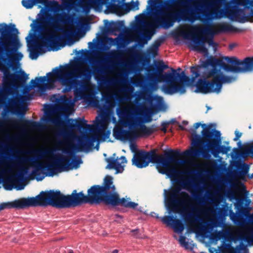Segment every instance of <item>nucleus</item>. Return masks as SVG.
I'll use <instances>...</instances> for the list:
<instances>
[{"label": "nucleus", "instance_id": "nucleus-1", "mask_svg": "<svg viewBox=\"0 0 253 253\" xmlns=\"http://www.w3.org/2000/svg\"><path fill=\"white\" fill-rule=\"evenodd\" d=\"M224 59L234 66L228 65L220 59L212 58L206 61V66L191 67L192 81H195L199 77L201 78L196 83V92L204 94L218 93L223 84H230L236 80V77L224 75L221 69L235 73L253 70V56L247 57L243 61L235 57L225 56Z\"/></svg>", "mask_w": 253, "mask_h": 253}, {"label": "nucleus", "instance_id": "nucleus-2", "mask_svg": "<svg viewBox=\"0 0 253 253\" xmlns=\"http://www.w3.org/2000/svg\"><path fill=\"white\" fill-rule=\"evenodd\" d=\"M175 0H165V3L161 1L159 4L160 9L151 14L152 20L147 24V27L152 30L157 28L168 29L173 26L175 22H179L181 20L194 23L200 20L208 23L219 17L216 10L210 12V10L213 7L212 3H218L220 0H211L210 2L205 0H188L183 2V5L186 8L177 12H169L163 9L167 8V4H171Z\"/></svg>", "mask_w": 253, "mask_h": 253}, {"label": "nucleus", "instance_id": "nucleus-3", "mask_svg": "<svg viewBox=\"0 0 253 253\" xmlns=\"http://www.w3.org/2000/svg\"><path fill=\"white\" fill-rule=\"evenodd\" d=\"M69 127L71 129L77 128L79 131L82 130L84 131L93 132L94 129V126L87 124V121L84 118H79L78 120H72V122H68ZM107 125L105 121L99 119L98 117L96 118L95 123V129L97 133L83 134L81 136H77V145L73 144L70 141L71 136H74L71 130L64 129L61 131V135L64 137V142L66 147L62 150L64 154H67L70 157H74L71 161V164L73 168L77 169L82 163V160L78 156H75V152L84 151L88 152L91 150L94 147L95 142L98 140L100 136H102L103 140L109 137V131H106Z\"/></svg>", "mask_w": 253, "mask_h": 253}, {"label": "nucleus", "instance_id": "nucleus-4", "mask_svg": "<svg viewBox=\"0 0 253 253\" xmlns=\"http://www.w3.org/2000/svg\"><path fill=\"white\" fill-rule=\"evenodd\" d=\"M0 68L3 73L5 84L15 87L18 81L22 84L28 79V75L20 70L19 74H11L6 65L13 68V62H18L23 57L22 54L18 50L21 43L18 37L19 32L14 24H0Z\"/></svg>", "mask_w": 253, "mask_h": 253}, {"label": "nucleus", "instance_id": "nucleus-5", "mask_svg": "<svg viewBox=\"0 0 253 253\" xmlns=\"http://www.w3.org/2000/svg\"><path fill=\"white\" fill-rule=\"evenodd\" d=\"M57 81L64 87L63 93L69 92L73 89L75 98L76 100L84 99L92 106L100 107V103L91 94H86L84 92L87 89L86 84L91 79L92 72L88 66L77 67L76 65L62 67L55 70Z\"/></svg>", "mask_w": 253, "mask_h": 253}, {"label": "nucleus", "instance_id": "nucleus-6", "mask_svg": "<svg viewBox=\"0 0 253 253\" xmlns=\"http://www.w3.org/2000/svg\"><path fill=\"white\" fill-rule=\"evenodd\" d=\"M69 19V16L64 12L60 14L45 15L42 19V24H45L48 27L41 30L39 34L42 45L53 48L73 38L76 31L70 27L66 30L63 25L67 23Z\"/></svg>", "mask_w": 253, "mask_h": 253}, {"label": "nucleus", "instance_id": "nucleus-7", "mask_svg": "<svg viewBox=\"0 0 253 253\" xmlns=\"http://www.w3.org/2000/svg\"><path fill=\"white\" fill-rule=\"evenodd\" d=\"M116 114L119 121L123 126H128L129 130L124 129L120 126H116L113 129V135L121 141H132L135 139L138 134L135 128L141 123L151 121L146 113H141L138 108L130 105H121L116 109Z\"/></svg>", "mask_w": 253, "mask_h": 253}, {"label": "nucleus", "instance_id": "nucleus-8", "mask_svg": "<svg viewBox=\"0 0 253 253\" xmlns=\"http://www.w3.org/2000/svg\"><path fill=\"white\" fill-rule=\"evenodd\" d=\"M203 140L206 142L205 149H197L191 148L186 150L183 154L187 156H202L209 160L212 155L214 158L219 157V155L226 154L231 150L230 146L221 145V133L219 131L211 127L204 128L202 131Z\"/></svg>", "mask_w": 253, "mask_h": 253}, {"label": "nucleus", "instance_id": "nucleus-9", "mask_svg": "<svg viewBox=\"0 0 253 253\" xmlns=\"http://www.w3.org/2000/svg\"><path fill=\"white\" fill-rule=\"evenodd\" d=\"M180 190L178 187L169 191L164 190L165 202L169 213L179 212L183 219L190 223L201 221L199 215L205 211L195 205H191L190 209L186 208L188 200L178 198Z\"/></svg>", "mask_w": 253, "mask_h": 253}, {"label": "nucleus", "instance_id": "nucleus-10", "mask_svg": "<svg viewBox=\"0 0 253 253\" xmlns=\"http://www.w3.org/2000/svg\"><path fill=\"white\" fill-rule=\"evenodd\" d=\"M235 31L233 26L228 24L223 23L219 24L215 30L212 29L210 26L205 28L200 27L192 26L190 27L189 32L182 30L180 32V35L184 39L191 40L194 43L193 49L200 52L207 54L208 49L204 43V39L196 37L194 36L199 34H207L213 36L215 34L232 32Z\"/></svg>", "mask_w": 253, "mask_h": 253}, {"label": "nucleus", "instance_id": "nucleus-11", "mask_svg": "<svg viewBox=\"0 0 253 253\" xmlns=\"http://www.w3.org/2000/svg\"><path fill=\"white\" fill-rule=\"evenodd\" d=\"M109 57L110 59L108 61L101 60L96 62L98 67L96 69L97 74L95 75L97 80L106 85H113L117 83L115 78L106 77L105 75L111 72L115 65L122 62L123 53L120 50H113L109 52Z\"/></svg>", "mask_w": 253, "mask_h": 253}, {"label": "nucleus", "instance_id": "nucleus-12", "mask_svg": "<svg viewBox=\"0 0 253 253\" xmlns=\"http://www.w3.org/2000/svg\"><path fill=\"white\" fill-rule=\"evenodd\" d=\"M22 5L26 9H31L33 6L38 3H42L44 4L45 7L42 8L38 14V20H35L33 23L31 24L32 30L35 33L40 34L41 30L46 27L45 24H42V19L45 15L50 14L55 15L57 14H60L62 12L57 13V11L59 9L60 5L57 1H48V0H22Z\"/></svg>", "mask_w": 253, "mask_h": 253}, {"label": "nucleus", "instance_id": "nucleus-13", "mask_svg": "<svg viewBox=\"0 0 253 253\" xmlns=\"http://www.w3.org/2000/svg\"><path fill=\"white\" fill-rule=\"evenodd\" d=\"M10 167H16L18 169V172L16 174L6 177L7 174L11 172V169L10 168L8 169L5 168L0 167V183L2 182L3 187L6 190H11L14 188L17 190L24 189V185L22 183L27 178V175L29 172L28 168L23 166L21 163L16 160L15 163Z\"/></svg>", "mask_w": 253, "mask_h": 253}, {"label": "nucleus", "instance_id": "nucleus-14", "mask_svg": "<svg viewBox=\"0 0 253 253\" xmlns=\"http://www.w3.org/2000/svg\"><path fill=\"white\" fill-rule=\"evenodd\" d=\"M171 72H166L163 76L165 84L162 86L163 91L168 94L172 95L176 93L183 94L186 92V84H189L190 79L185 72H177L176 70L171 69Z\"/></svg>", "mask_w": 253, "mask_h": 253}, {"label": "nucleus", "instance_id": "nucleus-15", "mask_svg": "<svg viewBox=\"0 0 253 253\" xmlns=\"http://www.w3.org/2000/svg\"><path fill=\"white\" fill-rule=\"evenodd\" d=\"M103 185H95L87 190V195L83 192L78 193L74 190L71 195L66 196V208L74 207L84 203L99 204L101 203Z\"/></svg>", "mask_w": 253, "mask_h": 253}, {"label": "nucleus", "instance_id": "nucleus-16", "mask_svg": "<svg viewBox=\"0 0 253 253\" xmlns=\"http://www.w3.org/2000/svg\"><path fill=\"white\" fill-rule=\"evenodd\" d=\"M103 192L101 203L107 205L113 206L121 205L126 207L135 209L138 206L137 203L130 202L123 198L120 199L119 195L116 191L115 185L113 184V178L111 176H106L103 184Z\"/></svg>", "mask_w": 253, "mask_h": 253}, {"label": "nucleus", "instance_id": "nucleus-17", "mask_svg": "<svg viewBox=\"0 0 253 253\" xmlns=\"http://www.w3.org/2000/svg\"><path fill=\"white\" fill-rule=\"evenodd\" d=\"M103 4L106 5V11L116 13L124 4L120 0H81L80 2L81 7L86 13L92 8L95 11L101 12Z\"/></svg>", "mask_w": 253, "mask_h": 253}, {"label": "nucleus", "instance_id": "nucleus-18", "mask_svg": "<svg viewBox=\"0 0 253 253\" xmlns=\"http://www.w3.org/2000/svg\"><path fill=\"white\" fill-rule=\"evenodd\" d=\"M33 198L36 199V203L30 207L50 205L58 208H66V196L62 194L60 191H42L36 198Z\"/></svg>", "mask_w": 253, "mask_h": 253}, {"label": "nucleus", "instance_id": "nucleus-19", "mask_svg": "<svg viewBox=\"0 0 253 253\" xmlns=\"http://www.w3.org/2000/svg\"><path fill=\"white\" fill-rule=\"evenodd\" d=\"M8 95H11L10 98L7 99L4 106V110L6 113L24 115L26 108L22 104L21 95L17 91L13 90L10 86L5 87Z\"/></svg>", "mask_w": 253, "mask_h": 253}, {"label": "nucleus", "instance_id": "nucleus-20", "mask_svg": "<svg viewBox=\"0 0 253 253\" xmlns=\"http://www.w3.org/2000/svg\"><path fill=\"white\" fill-rule=\"evenodd\" d=\"M148 154V164L150 162L157 163L158 166L162 167H168L170 162H177L181 164H185V160L177 159L181 154L179 150H170L165 153V157H162L156 154L155 151L147 152Z\"/></svg>", "mask_w": 253, "mask_h": 253}, {"label": "nucleus", "instance_id": "nucleus-21", "mask_svg": "<svg viewBox=\"0 0 253 253\" xmlns=\"http://www.w3.org/2000/svg\"><path fill=\"white\" fill-rule=\"evenodd\" d=\"M252 8H253V0H230V3L225 4L224 9L219 11L220 14H218L216 9H214L212 12L216 10V13L219 16L218 17L219 18L223 13L228 16L232 15V12H237L242 9H244L245 11L246 9H251ZM210 12H211L210 11Z\"/></svg>", "mask_w": 253, "mask_h": 253}, {"label": "nucleus", "instance_id": "nucleus-22", "mask_svg": "<svg viewBox=\"0 0 253 253\" xmlns=\"http://www.w3.org/2000/svg\"><path fill=\"white\" fill-rule=\"evenodd\" d=\"M58 69L57 67L53 69L52 72L47 73L46 76L37 77L35 80H32L30 84L26 86L24 89L26 92H28L30 90L34 89L36 86L41 90H45L46 89L50 88L49 85L47 84H54L55 82V79L54 76L57 79V76L55 74V70Z\"/></svg>", "mask_w": 253, "mask_h": 253}, {"label": "nucleus", "instance_id": "nucleus-23", "mask_svg": "<svg viewBox=\"0 0 253 253\" xmlns=\"http://www.w3.org/2000/svg\"><path fill=\"white\" fill-rule=\"evenodd\" d=\"M33 169L32 174L37 181L42 180L46 176H53L55 173L53 166L47 165L44 163H36L32 164Z\"/></svg>", "mask_w": 253, "mask_h": 253}, {"label": "nucleus", "instance_id": "nucleus-24", "mask_svg": "<svg viewBox=\"0 0 253 253\" xmlns=\"http://www.w3.org/2000/svg\"><path fill=\"white\" fill-rule=\"evenodd\" d=\"M52 153V150L49 148L44 149H33L27 153L34 155V157H16L15 160L19 161L22 164L30 162L31 164L39 163L38 161L44 159L46 155Z\"/></svg>", "mask_w": 253, "mask_h": 253}, {"label": "nucleus", "instance_id": "nucleus-25", "mask_svg": "<svg viewBox=\"0 0 253 253\" xmlns=\"http://www.w3.org/2000/svg\"><path fill=\"white\" fill-rule=\"evenodd\" d=\"M38 34L39 33H37ZM28 48L30 50V57L32 59H36L39 55V50L42 47H50V46L42 45L39 35L37 38L35 34L30 33L26 38Z\"/></svg>", "mask_w": 253, "mask_h": 253}, {"label": "nucleus", "instance_id": "nucleus-26", "mask_svg": "<svg viewBox=\"0 0 253 253\" xmlns=\"http://www.w3.org/2000/svg\"><path fill=\"white\" fill-rule=\"evenodd\" d=\"M37 200L34 198H22L12 202L2 203L0 204V211L5 209L16 208L23 209L35 205Z\"/></svg>", "mask_w": 253, "mask_h": 253}, {"label": "nucleus", "instance_id": "nucleus-27", "mask_svg": "<svg viewBox=\"0 0 253 253\" xmlns=\"http://www.w3.org/2000/svg\"><path fill=\"white\" fill-rule=\"evenodd\" d=\"M174 163L177 165H182V164L177 162H170L169 165L167 167H164V169H159V171L162 174H166L168 177L170 178H175L182 173L187 174L188 175H195L196 176L200 175L199 172L197 170H191L187 171H184L176 169L174 167L171 166V164Z\"/></svg>", "mask_w": 253, "mask_h": 253}, {"label": "nucleus", "instance_id": "nucleus-28", "mask_svg": "<svg viewBox=\"0 0 253 253\" xmlns=\"http://www.w3.org/2000/svg\"><path fill=\"white\" fill-rule=\"evenodd\" d=\"M133 91V87L130 86H125L120 90V91L122 92L124 96V97H122L118 93L114 94H112L109 93L103 94L102 95V97L105 100V103L110 105L111 104V100L114 97L118 101L129 100L130 99V93L132 92Z\"/></svg>", "mask_w": 253, "mask_h": 253}, {"label": "nucleus", "instance_id": "nucleus-29", "mask_svg": "<svg viewBox=\"0 0 253 253\" xmlns=\"http://www.w3.org/2000/svg\"><path fill=\"white\" fill-rule=\"evenodd\" d=\"M234 166L235 169L232 171L233 175L243 181H246L250 170V165L244 161H237L234 162Z\"/></svg>", "mask_w": 253, "mask_h": 253}, {"label": "nucleus", "instance_id": "nucleus-30", "mask_svg": "<svg viewBox=\"0 0 253 253\" xmlns=\"http://www.w3.org/2000/svg\"><path fill=\"white\" fill-rule=\"evenodd\" d=\"M161 221L167 226L172 227L174 232L181 233L184 226L180 220L176 219L173 215H165L161 217Z\"/></svg>", "mask_w": 253, "mask_h": 253}, {"label": "nucleus", "instance_id": "nucleus-31", "mask_svg": "<svg viewBox=\"0 0 253 253\" xmlns=\"http://www.w3.org/2000/svg\"><path fill=\"white\" fill-rule=\"evenodd\" d=\"M143 98L147 100L150 105L154 110H165L166 107L162 97L149 94L147 98L143 97Z\"/></svg>", "mask_w": 253, "mask_h": 253}, {"label": "nucleus", "instance_id": "nucleus-32", "mask_svg": "<svg viewBox=\"0 0 253 253\" xmlns=\"http://www.w3.org/2000/svg\"><path fill=\"white\" fill-rule=\"evenodd\" d=\"M227 17L233 21L242 23H245L248 22L251 17H253V9L251 8L249 14H246L244 9H242L237 12H232V15H228Z\"/></svg>", "mask_w": 253, "mask_h": 253}, {"label": "nucleus", "instance_id": "nucleus-33", "mask_svg": "<svg viewBox=\"0 0 253 253\" xmlns=\"http://www.w3.org/2000/svg\"><path fill=\"white\" fill-rule=\"evenodd\" d=\"M148 154L146 152L135 153L132 159V164L138 168H143L148 166Z\"/></svg>", "mask_w": 253, "mask_h": 253}, {"label": "nucleus", "instance_id": "nucleus-34", "mask_svg": "<svg viewBox=\"0 0 253 253\" xmlns=\"http://www.w3.org/2000/svg\"><path fill=\"white\" fill-rule=\"evenodd\" d=\"M107 168L113 169L116 170V173H121L124 169V164L126 163L127 161L125 156H122L120 159L108 160Z\"/></svg>", "mask_w": 253, "mask_h": 253}, {"label": "nucleus", "instance_id": "nucleus-35", "mask_svg": "<svg viewBox=\"0 0 253 253\" xmlns=\"http://www.w3.org/2000/svg\"><path fill=\"white\" fill-rule=\"evenodd\" d=\"M241 250L245 252L247 249L246 247L241 246L237 248H234L230 243L223 242L220 248V252L221 253H241L240 251Z\"/></svg>", "mask_w": 253, "mask_h": 253}, {"label": "nucleus", "instance_id": "nucleus-36", "mask_svg": "<svg viewBox=\"0 0 253 253\" xmlns=\"http://www.w3.org/2000/svg\"><path fill=\"white\" fill-rule=\"evenodd\" d=\"M107 41L111 44H108L105 42L101 43V49L102 51H106L110 49L112 45H117L118 49H120L122 47L121 43L123 42V39L120 37H118L115 39L112 38H108Z\"/></svg>", "mask_w": 253, "mask_h": 253}, {"label": "nucleus", "instance_id": "nucleus-37", "mask_svg": "<svg viewBox=\"0 0 253 253\" xmlns=\"http://www.w3.org/2000/svg\"><path fill=\"white\" fill-rule=\"evenodd\" d=\"M229 234L228 230L215 231L210 233V231H207V237H208L211 242H216L221 238H225Z\"/></svg>", "mask_w": 253, "mask_h": 253}, {"label": "nucleus", "instance_id": "nucleus-38", "mask_svg": "<svg viewBox=\"0 0 253 253\" xmlns=\"http://www.w3.org/2000/svg\"><path fill=\"white\" fill-rule=\"evenodd\" d=\"M179 183L181 184L183 189L189 190L191 188H196L197 184H196V179L194 176H191L189 178L186 179L179 180Z\"/></svg>", "mask_w": 253, "mask_h": 253}, {"label": "nucleus", "instance_id": "nucleus-39", "mask_svg": "<svg viewBox=\"0 0 253 253\" xmlns=\"http://www.w3.org/2000/svg\"><path fill=\"white\" fill-rule=\"evenodd\" d=\"M156 67L158 74L157 75V77L154 79V81H161L164 83V84H165V81L163 78V76L165 75V73L164 74H162V73L164 70L168 69L169 66L165 64L164 62L161 61L158 63Z\"/></svg>", "mask_w": 253, "mask_h": 253}, {"label": "nucleus", "instance_id": "nucleus-40", "mask_svg": "<svg viewBox=\"0 0 253 253\" xmlns=\"http://www.w3.org/2000/svg\"><path fill=\"white\" fill-rule=\"evenodd\" d=\"M66 161L69 162L70 159L67 157H60L54 161V164L61 169H66L68 167V163L66 162Z\"/></svg>", "mask_w": 253, "mask_h": 253}, {"label": "nucleus", "instance_id": "nucleus-41", "mask_svg": "<svg viewBox=\"0 0 253 253\" xmlns=\"http://www.w3.org/2000/svg\"><path fill=\"white\" fill-rule=\"evenodd\" d=\"M45 117L44 120L46 122H51L54 124H58L60 122V119L59 118H53L52 117V111L49 109L46 110Z\"/></svg>", "mask_w": 253, "mask_h": 253}, {"label": "nucleus", "instance_id": "nucleus-42", "mask_svg": "<svg viewBox=\"0 0 253 253\" xmlns=\"http://www.w3.org/2000/svg\"><path fill=\"white\" fill-rule=\"evenodd\" d=\"M143 123L139 124L140 126V132L146 135H149L153 133V129L151 127H147L144 125H142Z\"/></svg>", "mask_w": 253, "mask_h": 253}, {"label": "nucleus", "instance_id": "nucleus-43", "mask_svg": "<svg viewBox=\"0 0 253 253\" xmlns=\"http://www.w3.org/2000/svg\"><path fill=\"white\" fill-rule=\"evenodd\" d=\"M179 242L182 247L186 249H192V247H190V244L186 241V238L185 236L181 235L179 238Z\"/></svg>", "mask_w": 253, "mask_h": 253}, {"label": "nucleus", "instance_id": "nucleus-44", "mask_svg": "<svg viewBox=\"0 0 253 253\" xmlns=\"http://www.w3.org/2000/svg\"><path fill=\"white\" fill-rule=\"evenodd\" d=\"M179 242L182 247L186 249H192V247H190V244L186 241V238L185 236L181 235L179 238Z\"/></svg>", "mask_w": 253, "mask_h": 253}, {"label": "nucleus", "instance_id": "nucleus-45", "mask_svg": "<svg viewBox=\"0 0 253 253\" xmlns=\"http://www.w3.org/2000/svg\"><path fill=\"white\" fill-rule=\"evenodd\" d=\"M56 102L60 104H65L68 102V99L65 95H61L56 98Z\"/></svg>", "mask_w": 253, "mask_h": 253}, {"label": "nucleus", "instance_id": "nucleus-46", "mask_svg": "<svg viewBox=\"0 0 253 253\" xmlns=\"http://www.w3.org/2000/svg\"><path fill=\"white\" fill-rule=\"evenodd\" d=\"M26 124L29 125L32 128L34 129H40V127L42 126L41 124L34 121H27Z\"/></svg>", "mask_w": 253, "mask_h": 253}, {"label": "nucleus", "instance_id": "nucleus-47", "mask_svg": "<svg viewBox=\"0 0 253 253\" xmlns=\"http://www.w3.org/2000/svg\"><path fill=\"white\" fill-rule=\"evenodd\" d=\"M159 49L151 46L147 50V53L149 55L155 57L158 53Z\"/></svg>", "mask_w": 253, "mask_h": 253}, {"label": "nucleus", "instance_id": "nucleus-48", "mask_svg": "<svg viewBox=\"0 0 253 253\" xmlns=\"http://www.w3.org/2000/svg\"><path fill=\"white\" fill-rule=\"evenodd\" d=\"M243 154L246 156H251L253 157V148L250 146L246 148L243 152Z\"/></svg>", "mask_w": 253, "mask_h": 253}, {"label": "nucleus", "instance_id": "nucleus-49", "mask_svg": "<svg viewBox=\"0 0 253 253\" xmlns=\"http://www.w3.org/2000/svg\"><path fill=\"white\" fill-rule=\"evenodd\" d=\"M201 126V124L200 123H196L194 124V126H193V128H191L190 130V131L192 133H196V129L200 126ZM202 127H203V129H204V128H206V127H210L209 126H206V125L205 124H203V125H202Z\"/></svg>", "mask_w": 253, "mask_h": 253}, {"label": "nucleus", "instance_id": "nucleus-50", "mask_svg": "<svg viewBox=\"0 0 253 253\" xmlns=\"http://www.w3.org/2000/svg\"><path fill=\"white\" fill-rule=\"evenodd\" d=\"M139 2L138 0H136L135 1H132L130 3V8L131 10H137L139 9Z\"/></svg>", "mask_w": 253, "mask_h": 253}, {"label": "nucleus", "instance_id": "nucleus-51", "mask_svg": "<svg viewBox=\"0 0 253 253\" xmlns=\"http://www.w3.org/2000/svg\"><path fill=\"white\" fill-rule=\"evenodd\" d=\"M163 42V39H162V38L157 39L156 41H155V42L152 44L151 46L155 47L156 48L159 49V47H160V46L161 45V44H162Z\"/></svg>", "mask_w": 253, "mask_h": 253}, {"label": "nucleus", "instance_id": "nucleus-52", "mask_svg": "<svg viewBox=\"0 0 253 253\" xmlns=\"http://www.w3.org/2000/svg\"><path fill=\"white\" fill-rule=\"evenodd\" d=\"M152 35V34H149L147 36H145L144 35H142V41H143L142 44L146 43L148 41H149L151 39Z\"/></svg>", "mask_w": 253, "mask_h": 253}, {"label": "nucleus", "instance_id": "nucleus-53", "mask_svg": "<svg viewBox=\"0 0 253 253\" xmlns=\"http://www.w3.org/2000/svg\"><path fill=\"white\" fill-rule=\"evenodd\" d=\"M148 3L149 4V5L147 7V10H148V14H150V12L152 10V8L151 7L150 5H152L155 3V0H148Z\"/></svg>", "mask_w": 253, "mask_h": 253}, {"label": "nucleus", "instance_id": "nucleus-54", "mask_svg": "<svg viewBox=\"0 0 253 253\" xmlns=\"http://www.w3.org/2000/svg\"><path fill=\"white\" fill-rule=\"evenodd\" d=\"M124 0H120L121 1H122L123 3V6L121 8H122V7H124V9L125 10V11L126 12H129L130 10H131V8H130V3H125L123 1Z\"/></svg>", "mask_w": 253, "mask_h": 253}, {"label": "nucleus", "instance_id": "nucleus-55", "mask_svg": "<svg viewBox=\"0 0 253 253\" xmlns=\"http://www.w3.org/2000/svg\"><path fill=\"white\" fill-rule=\"evenodd\" d=\"M235 137L234 138V141H237L239 138L241 136L242 133L239 132L238 131L236 130L235 132Z\"/></svg>", "mask_w": 253, "mask_h": 253}, {"label": "nucleus", "instance_id": "nucleus-56", "mask_svg": "<svg viewBox=\"0 0 253 253\" xmlns=\"http://www.w3.org/2000/svg\"><path fill=\"white\" fill-rule=\"evenodd\" d=\"M95 42H96V40L95 39L93 40V42H89L88 43V47L90 49H92V48L95 47V46H96L95 43Z\"/></svg>", "mask_w": 253, "mask_h": 253}, {"label": "nucleus", "instance_id": "nucleus-57", "mask_svg": "<svg viewBox=\"0 0 253 253\" xmlns=\"http://www.w3.org/2000/svg\"><path fill=\"white\" fill-rule=\"evenodd\" d=\"M188 124V122L186 121H182V125H179V127L181 129V130H184L185 129V128L183 126H187Z\"/></svg>", "mask_w": 253, "mask_h": 253}, {"label": "nucleus", "instance_id": "nucleus-58", "mask_svg": "<svg viewBox=\"0 0 253 253\" xmlns=\"http://www.w3.org/2000/svg\"><path fill=\"white\" fill-rule=\"evenodd\" d=\"M123 23H122V22H120L119 23H118L117 24H115L113 26H112V29L113 31H116L117 30L118 27L119 26H120L121 25H122Z\"/></svg>", "mask_w": 253, "mask_h": 253}, {"label": "nucleus", "instance_id": "nucleus-59", "mask_svg": "<svg viewBox=\"0 0 253 253\" xmlns=\"http://www.w3.org/2000/svg\"><path fill=\"white\" fill-rule=\"evenodd\" d=\"M130 147L131 150L133 152H135L137 149L136 146L135 145V144H134L131 142L130 143Z\"/></svg>", "mask_w": 253, "mask_h": 253}, {"label": "nucleus", "instance_id": "nucleus-60", "mask_svg": "<svg viewBox=\"0 0 253 253\" xmlns=\"http://www.w3.org/2000/svg\"><path fill=\"white\" fill-rule=\"evenodd\" d=\"M209 44L210 45L213 46V47H215L216 46V43L213 42V41L212 40V39L209 40Z\"/></svg>", "mask_w": 253, "mask_h": 253}, {"label": "nucleus", "instance_id": "nucleus-61", "mask_svg": "<svg viewBox=\"0 0 253 253\" xmlns=\"http://www.w3.org/2000/svg\"><path fill=\"white\" fill-rule=\"evenodd\" d=\"M166 125H167V124H166V123H164L162 124L163 127L162 128V130L163 131H164V132H167Z\"/></svg>", "mask_w": 253, "mask_h": 253}, {"label": "nucleus", "instance_id": "nucleus-62", "mask_svg": "<svg viewBox=\"0 0 253 253\" xmlns=\"http://www.w3.org/2000/svg\"><path fill=\"white\" fill-rule=\"evenodd\" d=\"M20 128L23 131V132H26V124H23L22 125H21V126H20Z\"/></svg>", "mask_w": 253, "mask_h": 253}, {"label": "nucleus", "instance_id": "nucleus-63", "mask_svg": "<svg viewBox=\"0 0 253 253\" xmlns=\"http://www.w3.org/2000/svg\"><path fill=\"white\" fill-rule=\"evenodd\" d=\"M192 195L195 199H198L199 197V195L195 192H193Z\"/></svg>", "mask_w": 253, "mask_h": 253}, {"label": "nucleus", "instance_id": "nucleus-64", "mask_svg": "<svg viewBox=\"0 0 253 253\" xmlns=\"http://www.w3.org/2000/svg\"><path fill=\"white\" fill-rule=\"evenodd\" d=\"M233 151L236 153V154L235 155V156L238 157L239 156V150L237 148H234Z\"/></svg>", "mask_w": 253, "mask_h": 253}]
</instances>
